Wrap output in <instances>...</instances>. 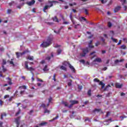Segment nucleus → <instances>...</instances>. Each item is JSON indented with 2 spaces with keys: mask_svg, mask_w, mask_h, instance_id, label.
<instances>
[{
  "mask_svg": "<svg viewBox=\"0 0 127 127\" xmlns=\"http://www.w3.org/2000/svg\"><path fill=\"white\" fill-rule=\"evenodd\" d=\"M53 38L48 37L47 40H44L43 43L41 44V47L43 48H46L48 46H50L52 44V41Z\"/></svg>",
  "mask_w": 127,
  "mask_h": 127,
  "instance_id": "obj_1",
  "label": "nucleus"
},
{
  "mask_svg": "<svg viewBox=\"0 0 127 127\" xmlns=\"http://www.w3.org/2000/svg\"><path fill=\"white\" fill-rule=\"evenodd\" d=\"M48 2L49 4H50V5H46L44 7L43 9V11H44V12H46L45 10H46L47 9H48V8H50V7H52V6H53V3H58V1H54V0L53 1L48 0Z\"/></svg>",
  "mask_w": 127,
  "mask_h": 127,
  "instance_id": "obj_2",
  "label": "nucleus"
},
{
  "mask_svg": "<svg viewBox=\"0 0 127 127\" xmlns=\"http://www.w3.org/2000/svg\"><path fill=\"white\" fill-rule=\"evenodd\" d=\"M87 53H89V48H86L82 49V53L80 54L81 57H85Z\"/></svg>",
  "mask_w": 127,
  "mask_h": 127,
  "instance_id": "obj_3",
  "label": "nucleus"
},
{
  "mask_svg": "<svg viewBox=\"0 0 127 127\" xmlns=\"http://www.w3.org/2000/svg\"><path fill=\"white\" fill-rule=\"evenodd\" d=\"M94 82L99 83V85H100L101 86V89H103L104 87H105V83H103L102 81H100V80H99L98 78H94L93 80Z\"/></svg>",
  "mask_w": 127,
  "mask_h": 127,
  "instance_id": "obj_4",
  "label": "nucleus"
},
{
  "mask_svg": "<svg viewBox=\"0 0 127 127\" xmlns=\"http://www.w3.org/2000/svg\"><path fill=\"white\" fill-rule=\"evenodd\" d=\"M25 68L27 69L28 71H34V68H32V67H28V62H25Z\"/></svg>",
  "mask_w": 127,
  "mask_h": 127,
  "instance_id": "obj_5",
  "label": "nucleus"
},
{
  "mask_svg": "<svg viewBox=\"0 0 127 127\" xmlns=\"http://www.w3.org/2000/svg\"><path fill=\"white\" fill-rule=\"evenodd\" d=\"M20 116H19L15 119V123L16 125V127H19L20 125Z\"/></svg>",
  "mask_w": 127,
  "mask_h": 127,
  "instance_id": "obj_6",
  "label": "nucleus"
},
{
  "mask_svg": "<svg viewBox=\"0 0 127 127\" xmlns=\"http://www.w3.org/2000/svg\"><path fill=\"white\" fill-rule=\"evenodd\" d=\"M96 112H97V113H101V114H104V112L102 111V109H95L94 110L92 111V113L93 114H95Z\"/></svg>",
  "mask_w": 127,
  "mask_h": 127,
  "instance_id": "obj_7",
  "label": "nucleus"
},
{
  "mask_svg": "<svg viewBox=\"0 0 127 127\" xmlns=\"http://www.w3.org/2000/svg\"><path fill=\"white\" fill-rule=\"evenodd\" d=\"M68 65V67L69 68L71 69V71L73 72L74 73L76 72V70L75 69V68H74V66H73L70 63H67Z\"/></svg>",
  "mask_w": 127,
  "mask_h": 127,
  "instance_id": "obj_8",
  "label": "nucleus"
},
{
  "mask_svg": "<svg viewBox=\"0 0 127 127\" xmlns=\"http://www.w3.org/2000/svg\"><path fill=\"white\" fill-rule=\"evenodd\" d=\"M115 87L117 89H121L123 87V84H120L119 83L116 82L115 83Z\"/></svg>",
  "mask_w": 127,
  "mask_h": 127,
  "instance_id": "obj_9",
  "label": "nucleus"
},
{
  "mask_svg": "<svg viewBox=\"0 0 127 127\" xmlns=\"http://www.w3.org/2000/svg\"><path fill=\"white\" fill-rule=\"evenodd\" d=\"M26 3L29 6L33 5L35 3V0H32L31 1L26 2Z\"/></svg>",
  "mask_w": 127,
  "mask_h": 127,
  "instance_id": "obj_10",
  "label": "nucleus"
},
{
  "mask_svg": "<svg viewBox=\"0 0 127 127\" xmlns=\"http://www.w3.org/2000/svg\"><path fill=\"white\" fill-rule=\"evenodd\" d=\"M69 103H71L72 106H74V105H77V104H79V101L76 100H70Z\"/></svg>",
  "mask_w": 127,
  "mask_h": 127,
  "instance_id": "obj_11",
  "label": "nucleus"
},
{
  "mask_svg": "<svg viewBox=\"0 0 127 127\" xmlns=\"http://www.w3.org/2000/svg\"><path fill=\"white\" fill-rule=\"evenodd\" d=\"M45 125H47V122H43L40 123L38 125V126H35V127H43L44 126H45Z\"/></svg>",
  "mask_w": 127,
  "mask_h": 127,
  "instance_id": "obj_12",
  "label": "nucleus"
},
{
  "mask_svg": "<svg viewBox=\"0 0 127 127\" xmlns=\"http://www.w3.org/2000/svg\"><path fill=\"white\" fill-rule=\"evenodd\" d=\"M120 9H121V6H118L115 8L114 11L115 13L118 12V11H119V10H120Z\"/></svg>",
  "mask_w": 127,
  "mask_h": 127,
  "instance_id": "obj_13",
  "label": "nucleus"
},
{
  "mask_svg": "<svg viewBox=\"0 0 127 127\" xmlns=\"http://www.w3.org/2000/svg\"><path fill=\"white\" fill-rule=\"evenodd\" d=\"M52 19L53 21H55V22H59V19H58V18H57V16H56L53 17Z\"/></svg>",
  "mask_w": 127,
  "mask_h": 127,
  "instance_id": "obj_14",
  "label": "nucleus"
},
{
  "mask_svg": "<svg viewBox=\"0 0 127 127\" xmlns=\"http://www.w3.org/2000/svg\"><path fill=\"white\" fill-rule=\"evenodd\" d=\"M94 62H98L99 63H101V62H102V59H101V58H97L95 59Z\"/></svg>",
  "mask_w": 127,
  "mask_h": 127,
  "instance_id": "obj_15",
  "label": "nucleus"
},
{
  "mask_svg": "<svg viewBox=\"0 0 127 127\" xmlns=\"http://www.w3.org/2000/svg\"><path fill=\"white\" fill-rule=\"evenodd\" d=\"M20 53V55H21V56H22V55H24V54H26V53H29V51L26 50L23 51L22 53Z\"/></svg>",
  "mask_w": 127,
  "mask_h": 127,
  "instance_id": "obj_16",
  "label": "nucleus"
},
{
  "mask_svg": "<svg viewBox=\"0 0 127 127\" xmlns=\"http://www.w3.org/2000/svg\"><path fill=\"white\" fill-rule=\"evenodd\" d=\"M6 79L8 80V85H12V82L11 80V78H10L9 77H7Z\"/></svg>",
  "mask_w": 127,
  "mask_h": 127,
  "instance_id": "obj_17",
  "label": "nucleus"
},
{
  "mask_svg": "<svg viewBox=\"0 0 127 127\" xmlns=\"http://www.w3.org/2000/svg\"><path fill=\"white\" fill-rule=\"evenodd\" d=\"M112 87L110 84L106 86V87L103 89V91H109V88Z\"/></svg>",
  "mask_w": 127,
  "mask_h": 127,
  "instance_id": "obj_18",
  "label": "nucleus"
},
{
  "mask_svg": "<svg viewBox=\"0 0 127 127\" xmlns=\"http://www.w3.org/2000/svg\"><path fill=\"white\" fill-rule=\"evenodd\" d=\"M27 59L30 60L31 61H33V60H34L33 56H28L27 57Z\"/></svg>",
  "mask_w": 127,
  "mask_h": 127,
  "instance_id": "obj_19",
  "label": "nucleus"
},
{
  "mask_svg": "<svg viewBox=\"0 0 127 127\" xmlns=\"http://www.w3.org/2000/svg\"><path fill=\"white\" fill-rule=\"evenodd\" d=\"M60 69L61 70H64V71H67V68H66V67L64 66V65L61 66Z\"/></svg>",
  "mask_w": 127,
  "mask_h": 127,
  "instance_id": "obj_20",
  "label": "nucleus"
},
{
  "mask_svg": "<svg viewBox=\"0 0 127 127\" xmlns=\"http://www.w3.org/2000/svg\"><path fill=\"white\" fill-rule=\"evenodd\" d=\"M59 118V115H57L55 118H54L52 120L49 121V122H53V121H55V120H57Z\"/></svg>",
  "mask_w": 127,
  "mask_h": 127,
  "instance_id": "obj_21",
  "label": "nucleus"
},
{
  "mask_svg": "<svg viewBox=\"0 0 127 127\" xmlns=\"http://www.w3.org/2000/svg\"><path fill=\"white\" fill-rule=\"evenodd\" d=\"M21 113V110L20 109V108H19L18 111L15 114V116L16 117H17V116H18V115H20Z\"/></svg>",
  "mask_w": 127,
  "mask_h": 127,
  "instance_id": "obj_22",
  "label": "nucleus"
},
{
  "mask_svg": "<svg viewBox=\"0 0 127 127\" xmlns=\"http://www.w3.org/2000/svg\"><path fill=\"white\" fill-rule=\"evenodd\" d=\"M80 21H82V20H84V21H87V19L84 17H81L79 18Z\"/></svg>",
  "mask_w": 127,
  "mask_h": 127,
  "instance_id": "obj_23",
  "label": "nucleus"
},
{
  "mask_svg": "<svg viewBox=\"0 0 127 127\" xmlns=\"http://www.w3.org/2000/svg\"><path fill=\"white\" fill-rule=\"evenodd\" d=\"M111 39H112L113 42H115V43H118V40L117 39L113 38V37H112Z\"/></svg>",
  "mask_w": 127,
  "mask_h": 127,
  "instance_id": "obj_24",
  "label": "nucleus"
},
{
  "mask_svg": "<svg viewBox=\"0 0 127 127\" xmlns=\"http://www.w3.org/2000/svg\"><path fill=\"white\" fill-rule=\"evenodd\" d=\"M58 55H59L60 54H61V53L62 52V50L61 49H59L57 51Z\"/></svg>",
  "mask_w": 127,
  "mask_h": 127,
  "instance_id": "obj_25",
  "label": "nucleus"
},
{
  "mask_svg": "<svg viewBox=\"0 0 127 127\" xmlns=\"http://www.w3.org/2000/svg\"><path fill=\"white\" fill-rule=\"evenodd\" d=\"M6 64V60L3 59L2 60V66H4V65H5Z\"/></svg>",
  "mask_w": 127,
  "mask_h": 127,
  "instance_id": "obj_26",
  "label": "nucleus"
},
{
  "mask_svg": "<svg viewBox=\"0 0 127 127\" xmlns=\"http://www.w3.org/2000/svg\"><path fill=\"white\" fill-rule=\"evenodd\" d=\"M119 0L120 1H121V2H122L123 5H124L125 3H127V0Z\"/></svg>",
  "mask_w": 127,
  "mask_h": 127,
  "instance_id": "obj_27",
  "label": "nucleus"
},
{
  "mask_svg": "<svg viewBox=\"0 0 127 127\" xmlns=\"http://www.w3.org/2000/svg\"><path fill=\"white\" fill-rule=\"evenodd\" d=\"M48 66L47 65H46L44 67V68H43V71H44L45 72L46 71H48V68H47Z\"/></svg>",
  "mask_w": 127,
  "mask_h": 127,
  "instance_id": "obj_28",
  "label": "nucleus"
},
{
  "mask_svg": "<svg viewBox=\"0 0 127 127\" xmlns=\"http://www.w3.org/2000/svg\"><path fill=\"white\" fill-rule=\"evenodd\" d=\"M121 49H127V46L126 45H123L121 46Z\"/></svg>",
  "mask_w": 127,
  "mask_h": 127,
  "instance_id": "obj_29",
  "label": "nucleus"
},
{
  "mask_svg": "<svg viewBox=\"0 0 127 127\" xmlns=\"http://www.w3.org/2000/svg\"><path fill=\"white\" fill-rule=\"evenodd\" d=\"M3 117H6V114L3 113L1 115V120H2L3 119Z\"/></svg>",
  "mask_w": 127,
  "mask_h": 127,
  "instance_id": "obj_30",
  "label": "nucleus"
},
{
  "mask_svg": "<svg viewBox=\"0 0 127 127\" xmlns=\"http://www.w3.org/2000/svg\"><path fill=\"white\" fill-rule=\"evenodd\" d=\"M87 95L89 96H91V95H92V93H91V89H89L88 92H87Z\"/></svg>",
  "mask_w": 127,
  "mask_h": 127,
  "instance_id": "obj_31",
  "label": "nucleus"
},
{
  "mask_svg": "<svg viewBox=\"0 0 127 127\" xmlns=\"http://www.w3.org/2000/svg\"><path fill=\"white\" fill-rule=\"evenodd\" d=\"M84 9L85 14L86 15H89V13L88 12V9H87L86 8H84Z\"/></svg>",
  "mask_w": 127,
  "mask_h": 127,
  "instance_id": "obj_32",
  "label": "nucleus"
},
{
  "mask_svg": "<svg viewBox=\"0 0 127 127\" xmlns=\"http://www.w3.org/2000/svg\"><path fill=\"white\" fill-rule=\"evenodd\" d=\"M111 95H112V92H109L106 94V97L109 98L111 96Z\"/></svg>",
  "mask_w": 127,
  "mask_h": 127,
  "instance_id": "obj_33",
  "label": "nucleus"
},
{
  "mask_svg": "<svg viewBox=\"0 0 127 127\" xmlns=\"http://www.w3.org/2000/svg\"><path fill=\"white\" fill-rule=\"evenodd\" d=\"M16 55L17 56V58H19V57H20V53H18V52H16Z\"/></svg>",
  "mask_w": 127,
  "mask_h": 127,
  "instance_id": "obj_34",
  "label": "nucleus"
},
{
  "mask_svg": "<svg viewBox=\"0 0 127 127\" xmlns=\"http://www.w3.org/2000/svg\"><path fill=\"white\" fill-rule=\"evenodd\" d=\"M51 59V57L48 56L46 58V60H47L48 61H50Z\"/></svg>",
  "mask_w": 127,
  "mask_h": 127,
  "instance_id": "obj_35",
  "label": "nucleus"
},
{
  "mask_svg": "<svg viewBox=\"0 0 127 127\" xmlns=\"http://www.w3.org/2000/svg\"><path fill=\"white\" fill-rule=\"evenodd\" d=\"M13 59H11L10 61H9V63L13 65V66H14V63H13V61H12Z\"/></svg>",
  "mask_w": 127,
  "mask_h": 127,
  "instance_id": "obj_36",
  "label": "nucleus"
},
{
  "mask_svg": "<svg viewBox=\"0 0 127 127\" xmlns=\"http://www.w3.org/2000/svg\"><path fill=\"white\" fill-rule=\"evenodd\" d=\"M69 81H70V82H69L68 83V86H72V79H70L69 80Z\"/></svg>",
  "mask_w": 127,
  "mask_h": 127,
  "instance_id": "obj_37",
  "label": "nucleus"
},
{
  "mask_svg": "<svg viewBox=\"0 0 127 127\" xmlns=\"http://www.w3.org/2000/svg\"><path fill=\"white\" fill-rule=\"evenodd\" d=\"M50 113V111L47 109H45L44 114Z\"/></svg>",
  "mask_w": 127,
  "mask_h": 127,
  "instance_id": "obj_38",
  "label": "nucleus"
},
{
  "mask_svg": "<svg viewBox=\"0 0 127 127\" xmlns=\"http://www.w3.org/2000/svg\"><path fill=\"white\" fill-rule=\"evenodd\" d=\"M60 16L61 18H62L63 21H65V18L64 17V16H63V15L61 14Z\"/></svg>",
  "mask_w": 127,
  "mask_h": 127,
  "instance_id": "obj_39",
  "label": "nucleus"
},
{
  "mask_svg": "<svg viewBox=\"0 0 127 127\" xmlns=\"http://www.w3.org/2000/svg\"><path fill=\"white\" fill-rule=\"evenodd\" d=\"M20 88H22L23 89H25V90H26V86L23 85L22 86H19V89H20Z\"/></svg>",
  "mask_w": 127,
  "mask_h": 127,
  "instance_id": "obj_40",
  "label": "nucleus"
},
{
  "mask_svg": "<svg viewBox=\"0 0 127 127\" xmlns=\"http://www.w3.org/2000/svg\"><path fill=\"white\" fill-rule=\"evenodd\" d=\"M101 40L103 42V44L104 45H106V42L105 41V39H104V38H102Z\"/></svg>",
  "mask_w": 127,
  "mask_h": 127,
  "instance_id": "obj_41",
  "label": "nucleus"
},
{
  "mask_svg": "<svg viewBox=\"0 0 127 127\" xmlns=\"http://www.w3.org/2000/svg\"><path fill=\"white\" fill-rule=\"evenodd\" d=\"M41 107H42V108H43V109H45V108H46V105L44 104H42L41 105Z\"/></svg>",
  "mask_w": 127,
  "mask_h": 127,
  "instance_id": "obj_42",
  "label": "nucleus"
},
{
  "mask_svg": "<svg viewBox=\"0 0 127 127\" xmlns=\"http://www.w3.org/2000/svg\"><path fill=\"white\" fill-rule=\"evenodd\" d=\"M2 68L3 72H5V71H6V68H4V65H2Z\"/></svg>",
  "mask_w": 127,
  "mask_h": 127,
  "instance_id": "obj_43",
  "label": "nucleus"
},
{
  "mask_svg": "<svg viewBox=\"0 0 127 127\" xmlns=\"http://www.w3.org/2000/svg\"><path fill=\"white\" fill-rule=\"evenodd\" d=\"M101 3H106V2H107V0H100Z\"/></svg>",
  "mask_w": 127,
  "mask_h": 127,
  "instance_id": "obj_44",
  "label": "nucleus"
},
{
  "mask_svg": "<svg viewBox=\"0 0 127 127\" xmlns=\"http://www.w3.org/2000/svg\"><path fill=\"white\" fill-rule=\"evenodd\" d=\"M87 121L88 122H91V120H90V119H89V118L87 117L85 119V122H87Z\"/></svg>",
  "mask_w": 127,
  "mask_h": 127,
  "instance_id": "obj_45",
  "label": "nucleus"
},
{
  "mask_svg": "<svg viewBox=\"0 0 127 127\" xmlns=\"http://www.w3.org/2000/svg\"><path fill=\"white\" fill-rule=\"evenodd\" d=\"M99 45H100V42L97 41L96 43H95V46H99Z\"/></svg>",
  "mask_w": 127,
  "mask_h": 127,
  "instance_id": "obj_46",
  "label": "nucleus"
},
{
  "mask_svg": "<svg viewBox=\"0 0 127 127\" xmlns=\"http://www.w3.org/2000/svg\"><path fill=\"white\" fill-rule=\"evenodd\" d=\"M3 105V101L0 99V106H2Z\"/></svg>",
  "mask_w": 127,
  "mask_h": 127,
  "instance_id": "obj_47",
  "label": "nucleus"
},
{
  "mask_svg": "<svg viewBox=\"0 0 127 127\" xmlns=\"http://www.w3.org/2000/svg\"><path fill=\"white\" fill-rule=\"evenodd\" d=\"M69 17H70V20H71V21H72L73 19V17H72V14L71 13H70V14H69Z\"/></svg>",
  "mask_w": 127,
  "mask_h": 127,
  "instance_id": "obj_48",
  "label": "nucleus"
},
{
  "mask_svg": "<svg viewBox=\"0 0 127 127\" xmlns=\"http://www.w3.org/2000/svg\"><path fill=\"white\" fill-rule=\"evenodd\" d=\"M108 25L109 27H112V23H111V22H109L108 23Z\"/></svg>",
  "mask_w": 127,
  "mask_h": 127,
  "instance_id": "obj_49",
  "label": "nucleus"
},
{
  "mask_svg": "<svg viewBox=\"0 0 127 127\" xmlns=\"http://www.w3.org/2000/svg\"><path fill=\"white\" fill-rule=\"evenodd\" d=\"M32 75H33V76L32 77L31 79H32V82H33L35 79H34V75L33 74V73H32Z\"/></svg>",
  "mask_w": 127,
  "mask_h": 127,
  "instance_id": "obj_50",
  "label": "nucleus"
},
{
  "mask_svg": "<svg viewBox=\"0 0 127 127\" xmlns=\"http://www.w3.org/2000/svg\"><path fill=\"white\" fill-rule=\"evenodd\" d=\"M111 114V112H107V114H106V117L108 118V117H109V116H110V114Z\"/></svg>",
  "mask_w": 127,
  "mask_h": 127,
  "instance_id": "obj_51",
  "label": "nucleus"
},
{
  "mask_svg": "<svg viewBox=\"0 0 127 127\" xmlns=\"http://www.w3.org/2000/svg\"><path fill=\"white\" fill-rule=\"evenodd\" d=\"M53 78H54V80L55 81V82H56V74H54V76H53Z\"/></svg>",
  "mask_w": 127,
  "mask_h": 127,
  "instance_id": "obj_52",
  "label": "nucleus"
},
{
  "mask_svg": "<svg viewBox=\"0 0 127 127\" xmlns=\"http://www.w3.org/2000/svg\"><path fill=\"white\" fill-rule=\"evenodd\" d=\"M52 101V97H50V98H49V103H51V101Z\"/></svg>",
  "mask_w": 127,
  "mask_h": 127,
  "instance_id": "obj_53",
  "label": "nucleus"
},
{
  "mask_svg": "<svg viewBox=\"0 0 127 127\" xmlns=\"http://www.w3.org/2000/svg\"><path fill=\"white\" fill-rule=\"evenodd\" d=\"M7 98H9V95H5L4 96V99H7Z\"/></svg>",
  "mask_w": 127,
  "mask_h": 127,
  "instance_id": "obj_54",
  "label": "nucleus"
},
{
  "mask_svg": "<svg viewBox=\"0 0 127 127\" xmlns=\"http://www.w3.org/2000/svg\"><path fill=\"white\" fill-rule=\"evenodd\" d=\"M10 12H11V9H8L7 11V13H8V14H10Z\"/></svg>",
  "mask_w": 127,
  "mask_h": 127,
  "instance_id": "obj_55",
  "label": "nucleus"
},
{
  "mask_svg": "<svg viewBox=\"0 0 127 127\" xmlns=\"http://www.w3.org/2000/svg\"><path fill=\"white\" fill-rule=\"evenodd\" d=\"M63 24H69V22L65 21V20L64 21V22L63 23Z\"/></svg>",
  "mask_w": 127,
  "mask_h": 127,
  "instance_id": "obj_56",
  "label": "nucleus"
},
{
  "mask_svg": "<svg viewBox=\"0 0 127 127\" xmlns=\"http://www.w3.org/2000/svg\"><path fill=\"white\" fill-rule=\"evenodd\" d=\"M64 105L65 106V107H68V104L67 102H63Z\"/></svg>",
  "mask_w": 127,
  "mask_h": 127,
  "instance_id": "obj_57",
  "label": "nucleus"
},
{
  "mask_svg": "<svg viewBox=\"0 0 127 127\" xmlns=\"http://www.w3.org/2000/svg\"><path fill=\"white\" fill-rule=\"evenodd\" d=\"M78 88L79 90H82V86H81L80 85H78Z\"/></svg>",
  "mask_w": 127,
  "mask_h": 127,
  "instance_id": "obj_58",
  "label": "nucleus"
},
{
  "mask_svg": "<svg viewBox=\"0 0 127 127\" xmlns=\"http://www.w3.org/2000/svg\"><path fill=\"white\" fill-rule=\"evenodd\" d=\"M88 104H89L88 101H86L84 102V105H88Z\"/></svg>",
  "mask_w": 127,
  "mask_h": 127,
  "instance_id": "obj_59",
  "label": "nucleus"
},
{
  "mask_svg": "<svg viewBox=\"0 0 127 127\" xmlns=\"http://www.w3.org/2000/svg\"><path fill=\"white\" fill-rule=\"evenodd\" d=\"M113 3V0H111L108 4V5H111Z\"/></svg>",
  "mask_w": 127,
  "mask_h": 127,
  "instance_id": "obj_60",
  "label": "nucleus"
},
{
  "mask_svg": "<svg viewBox=\"0 0 127 127\" xmlns=\"http://www.w3.org/2000/svg\"><path fill=\"white\" fill-rule=\"evenodd\" d=\"M80 62H81V63H83V64H85V60H80Z\"/></svg>",
  "mask_w": 127,
  "mask_h": 127,
  "instance_id": "obj_61",
  "label": "nucleus"
},
{
  "mask_svg": "<svg viewBox=\"0 0 127 127\" xmlns=\"http://www.w3.org/2000/svg\"><path fill=\"white\" fill-rule=\"evenodd\" d=\"M71 21L72 22V24H73L74 25H75V24H76V22L75 20H74V19L72 20Z\"/></svg>",
  "mask_w": 127,
  "mask_h": 127,
  "instance_id": "obj_62",
  "label": "nucleus"
},
{
  "mask_svg": "<svg viewBox=\"0 0 127 127\" xmlns=\"http://www.w3.org/2000/svg\"><path fill=\"white\" fill-rule=\"evenodd\" d=\"M37 81H39V82H43L42 79L39 78H37Z\"/></svg>",
  "mask_w": 127,
  "mask_h": 127,
  "instance_id": "obj_63",
  "label": "nucleus"
},
{
  "mask_svg": "<svg viewBox=\"0 0 127 127\" xmlns=\"http://www.w3.org/2000/svg\"><path fill=\"white\" fill-rule=\"evenodd\" d=\"M44 63H45V61L44 60H43L41 62H40L41 64H44Z\"/></svg>",
  "mask_w": 127,
  "mask_h": 127,
  "instance_id": "obj_64",
  "label": "nucleus"
}]
</instances>
